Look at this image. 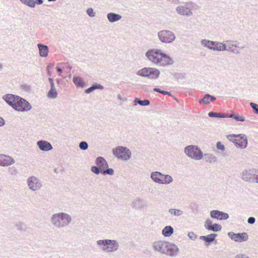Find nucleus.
<instances>
[{
    "instance_id": "48",
    "label": "nucleus",
    "mask_w": 258,
    "mask_h": 258,
    "mask_svg": "<svg viewBox=\"0 0 258 258\" xmlns=\"http://www.w3.org/2000/svg\"><path fill=\"white\" fill-rule=\"evenodd\" d=\"M188 236L192 240H195L197 238V235L193 232H189L188 233Z\"/></svg>"
},
{
    "instance_id": "5",
    "label": "nucleus",
    "mask_w": 258,
    "mask_h": 258,
    "mask_svg": "<svg viewBox=\"0 0 258 258\" xmlns=\"http://www.w3.org/2000/svg\"><path fill=\"white\" fill-rule=\"evenodd\" d=\"M160 73L159 70L157 69L144 68L139 70L137 74L142 77H146L150 79H156L159 77Z\"/></svg>"
},
{
    "instance_id": "35",
    "label": "nucleus",
    "mask_w": 258,
    "mask_h": 258,
    "mask_svg": "<svg viewBox=\"0 0 258 258\" xmlns=\"http://www.w3.org/2000/svg\"><path fill=\"white\" fill-rule=\"evenodd\" d=\"M15 227L17 230L21 232H26L27 227L26 225L22 222H18L15 224Z\"/></svg>"
},
{
    "instance_id": "11",
    "label": "nucleus",
    "mask_w": 258,
    "mask_h": 258,
    "mask_svg": "<svg viewBox=\"0 0 258 258\" xmlns=\"http://www.w3.org/2000/svg\"><path fill=\"white\" fill-rule=\"evenodd\" d=\"M228 236L232 240L239 242L246 241L248 239V235L246 232L234 233L233 232H229L228 233Z\"/></svg>"
},
{
    "instance_id": "54",
    "label": "nucleus",
    "mask_w": 258,
    "mask_h": 258,
    "mask_svg": "<svg viewBox=\"0 0 258 258\" xmlns=\"http://www.w3.org/2000/svg\"><path fill=\"white\" fill-rule=\"evenodd\" d=\"M234 258H249V257L244 254L239 253L237 254Z\"/></svg>"
},
{
    "instance_id": "62",
    "label": "nucleus",
    "mask_w": 258,
    "mask_h": 258,
    "mask_svg": "<svg viewBox=\"0 0 258 258\" xmlns=\"http://www.w3.org/2000/svg\"><path fill=\"white\" fill-rule=\"evenodd\" d=\"M56 71H57V72L59 73V74H60L62 72V69H61L60 68H59L58 67H57L56 68Z\"/></svg>"
},
{
    "instance_id": "17",
    "label": "nucleus",
    "mask_w": 258,
    "mask_h": 258,
    "mask_svg": "<svg viewBox=\"0 0 258 258\" xmlns=\"http://www.w3.org/2000/svg\"><path fill=\"white\" fill-rule=\"evenodd\" d=\"M210 216L212 218L218 220H227L229 218V215L227 213L218 211L212 210L210 212Z\"/></svg>"
},
{
    "instance_id": "1",
    "label": "nucleus",
    "mask_w": 258,
    "mask_h": 258,
    "mask_svg": "<svg viewBox=\"0 0 258 258\" xmlns=\"http://www.w3.org/2000/svg\"><path fill=\"white\" fill-rule=\"evenodd\" d=\"M145 56L149 61L160 67H166L174 62L170 56L160 49H150L145 53Z\"/></svg>"
},
{
    "instance_id": "6",
    "label": "nucleus",
    "mask_w": 258,
    "mask_h": 258,
    "mask_svg": "<svg viewBox=\"0 0 258 258\" xmlns=\"http://www.w3.org/2000/svg\"><path fill=\"white\" fill-rule=\"evenodd\" d=\"M158 38L160 41L163 43H172L176 39L174 33L170 30H162L158 32Z\"/></svg>"
},
{
    "instance_id": "18",
    "label": "nucleus",
    "mask_w": 258,
    "mask_h": 258,
    "mask_svg": "<svg viewBox=\"0 0 258 258\" xmlns=\"http://www.w3.org/2000/svg\"><path fill=\"white\" fill-rule=\"evenodd\" d=\"M48 81L50 84V88L48 91L47 96L48 98L51 99H54L57 97V92L55 87L54 83L52 78H49Z\"/></svg>"
},
{
    "instance_id": "23",
    "label": "nucleus",
    "mask_w": 258,
    "mask_h": 258,
    "mask_svg": "<svg viewBox=\"0 0 258 258\" xmlns=\"http://www.w3.org/2000/svg\"><path fill=\"white\" fill-rule=\"evenodd\" d=\"M37 47L39 50V54L41 57H46L49 52V48L48 46L41 44L38 43Z\"/></svg>"
},
{
    "instance_id": "55",
    "label": "nucleus",
    "mask_w": 258,
    "mask_h": 258,
    "mask_svg": "<svg viewBox=\"0 0 258 258\" xmlns=\"http://www.w3.org/2000/svg\"><path fill=\"white\" fill-rule=\"evenodd\" d=\"M33 2L34 3L33 5H34V8H35L36 4L41 5L42 4H43V0H33Z\"/></svg>"
},
{
    "instance_id": "14",
    "label": "nucleus",
    "mask_w": 258,
    "mask_h": 258,
    "mask_svg": "<svg viewBox=\"0 0 258 258\" xmlns=\"http://www.w3.org/2000/svg\"><path fill=\"white\" fill-rule=\"evenodd\" d=\"M237 138H239V139L234 140L233 141L235 145L239 148L244 149L247 147V140L246 136L244 135H238Z\"/></svg>"
},
{
    "instance_id": "47",
    "label": "nucleus",
    "mask_w": 258,
    "mask_h": 258,
    "mask_svg": "<svg viewBox=\"0 0 258 258\" xmlns=\"http://www.w3.org/2000/svg\"><path fill=\"white\" fill-rule=\"evenodd\" d=\"M250 106L252 108L254 112L258 114V104L253 102H250Z\"/></svg>"
},
{
    "instance_id": "40",
    "label": "nucleus",
    "mask_w": 258,
    "mask_h": 258,
    "mask_svg": "<svg viewBox=\"0 0 258 258\" xmlns=\"http://www.w3.org/2000/svg\"><path fill=\"white\" fill-rule=\"evenodd\" d=\"M209 94H206L204 95L203 98L199 101L200 104H208L210 102Z\"/></svg>"
},
{
    "instance_id": "3",
    "label": "nucleus",
    "mask_w": 258,
    "mask_h": 258,
    "mask_svg": "<svg viewBox=\"0 0 258 258\" xmlns=\"http://www.w3.org/2000/svg\"><path fill=\"white\" fill-rule=\"evenodd\" d=\"M96 244L103 251L109 253L117 251L119 247V243L116 240H99L96 241Z\"/></svg>"
},
{
    "instance_id": "53",
    "label": "nucleus",
    "mask_w": 258,
    "mask_h": 258,
    "mask_svg": "<svg viewBox=\"0 0 258 258\" xmlns=\"http://www.w3.org/2000/svg\"><path fill=\"white\" fill-rule=\"evenodd\" d=\"M237 135H229L227 136V138L229 140V141H232L233 142V141H235L234 140H236L235 138L237 137Z\"/></svg>"
},
{
    "instance_id": "9",
    "label": "nucleus",
    "mask_w": 258,
    "mask_h": 258,
    "mask_svg": "<svg viewBox=\"0 0 258 258\" xmlns=\"http://www.w3.org/2000/svg\"><path fill=\"white\" fill-rule=\"evenodd\" d=\"M256 173V170L254 168L244 169L240 174L241 178L242 180L244 181L253 183L255 182V176Z\"/></svg>"
},
{
    "instance_id": "38",
    "label": "nucleus",
    "mask_w": 258,
    "mask_h": 258,
    "mask_svg": "<svg viewBox=\"0 0 258 258\" xmlns=\"http://www.w3.org/2000/svg\"><path fill=\"white\" fill-rule=\"evenodd\" d=\"M134 102L136 103H138L141 106H147V105H149L150 103V101L148 99H145L144 100H141L138 98H137L135 99Z\"/></svg>"
},
{
    "instance_id": "61",
    "label": "nucleus",
    "mask_w": 258,
    "mask_h": 258,
    "mask_svg": "<svg viewBox=\"0 0 258 258\" xmlns=\"http://www.w3.org/2000/svg\"><path fill=\"white\" fill-rule=\"evenodd\" d=\"M235 115H234V113H231L229 115L227 114V117H230L234 119Z\"/></svg>"
},
{
    "instance_id": "44",
    "label": "nucleus",
    "mask_w": 258,
    "mask_h": 258,
    "mask_svg": "<svg viewBox=\"0 0 258 258\" xmlns=\"http://www.w3.org/2000/svg\"><path fill=\"white\" fill-rule=\"evenodd\" d=\"M79 148L82 150H86L88 148V144L85 141H82L79 144Z\"/></svg>"
},
{
    "instance_id": "12",
    "label": "nucleus",
    "mask_w": 258,
    "mask_h": 258,
    "mask_svg": "<svg viewBox=\"0 0 258 258\" xmlns=\"http://www.w3.org/2000/svg\"><path fill=\"white\" fill-rule=\"evenodd\" d=\"M19 96L12 94H5L2 97V99L14 109L16 105Z\"/></svg>"
},
{
    "instance_id": "13",
    "label": "nucleus",
    "mask_w": 258,
    "mask_h": 258,
    "mask_svg": "<svg viewBox=\"0 0 258 258\" xmlns=\"http://www.w3.org/2000/svg\"><path fill=\"white\" fill-rule=\"evenodd\" d=\"M167 242V241L162 240L156 241L153 244V248L155 251L165 253Z\"/></svg>"
},
{
    "instance_id": "63",
    "label": "nucleus",
    "mask_w": 258,
    "mask_h": 258,
    "mask_svg": "<svg viewBox=\"0 0 258 258\" xmlns=\"http://www.w3.org/2000/svg\"><path fill=\"white\" fill-rule=\"evenodd\" d=\"M4 69V65L2 63L0 62V72L2 71Z\"/></svg>"
},
{
    "instance_id": "30",
    "label": "nucleus",
    "mask_w": 258,
    "mask_h": 258,
    "mask_svg": "<svg viewBox=\"0 0 258 258\" xmlns=\"http://www.w3.org/2000/svg\"><path fill=\"white\" fill-rule=\"evenodd\" d=\"M217 236V234L212 233L207 236H201L200 238L207 242L210 243L213 242Z\"/></svg>"
},
{
    "instance_id": "58",
    "label": "nucleus",
    "mask_w": 258,
    "mask_h": 258,
    "mask_svg": "<svg viewBox=\"0 0 258 258\" xmlns=\"http://www.w3.org/2000/svg\"><path fill=\"white\" fill-rule=\"evenodd\" d=\"M5 124V121L4 119L0 117V126H2Z\"/></svg>"
},
{
    "instance_id": "20",
    "label": "nucleus",
    "mask_w": 258,
    "mask_h": 258,
    "mask_svg": "<svg viewBox=\"0 0 258 258\" xmlns=\"http://www.w3.org/2000/svg\"><path fill=\"white\" fill-rule=\"evenodd\" d=\"M37 145L39 149L43 151H48L52 149L53 147L51 144L44 140H40L37 142Z\"/></svg>"
},
{
    "instance_id": "52",
    "label": "nucleus",
    "mask_w": 258,
    "mask_h": 258,
    "mask_svg": "<svg viewBox=\"0 0 258 258\" xmlns=\"http://www.w3.org/2000/svg\"><path fill=\"white\" fill-rule=\"evenodd\" d=\"M255 222V219L254 217H250L248 218L247 222L249 224H253Z\"/></svg>"
},
{
    "instance_id": "2",
    "label": "nucleus",
    "mask_w": 258,
    "mask_h": 258,
    "mask_svg": "<svg viewBox=\"0 0 258 258\" xmlns=\"http://www.w3.org/2000/svg\"><path fill=\"white\" fill-rule=\"evenodd\" d=\"M50 221L54 227L61 229L67 227L72 223V218L67 213L59 212L53 214Z\"/></svg>"
},
{
    "instance_id": "8",
    "label": "nucleus",
    "mask_w": 258,
    "mask_h": 258,
    "mask_svg": "<svg viewBox=\"0 0 258 258\" xmlns=\"http://www.w3.org/2000/svg\"><path fill=\"white\" fill-rule=\"evenodd\" d=\"M27 185L30 190L36 191L40 190L42 187L41 181L35 176H31L27 179Z\"/></svg>"
},
{
    "instance_id": "4",
    "label": "nucleus",
    "mask_w": 258,
    "mask_h": 258,
    "mask_svg": "<svg viewBox=\"0 0 258 258\" xmlns=\"http://www.w3.org/2000/svg\"><path fill=\"white\" fill-rule=\"evenodd\" d=\"M184 152L188 157L196 160H199L203 158V152L200 148L196 145H189L184 149Z\"/></svg>"
},
{
    "instance_id": "15",
    "label": "nucleus",
    "mask_w": 258,
    "mask_h": 258,
    "mask_svg": "<svg viewBox=\"0 0 258 258\" xmlns=\"http://www.w3.org/2000/svg\"><path fill=\"white\" fill-rule=\"evenodd\" d=\"M165 252L164 254H166L170 256H175L177 255L179 249L178 247L174 244L170 242H167V246L166 247Z\"/></svg>"
},
{
    "instance_id": "25",
    "label": "nucleus",
    "mask_w": 258,
    "mask_h": 258,
    "mask_svg": "<svg viewBox=\"0 0 258 258\" xmlns=\"http://www.w3.org/2000/svg\"><path fill=\"white\" fill-rule=\"evenodd\" d=\"M108 21L110 23H114L121 19L122 16L113 12L109 13L106 15Z\"/></svg>"
},
{
    "instance_id": "37",
    "label": "nucleus",
    "mask_w": 258,
    "mask_h": 258,
    "mask_svg": "<svg viewBox=\"0 0 258 258\" xmlns=\"http://www.w3.org/2000/svg\"><path fill=\"white\" fill-rule=\"evenodd\" d=\"M226 50L236 54H239L240 53V51H239L237 48L234 47L233 44H228Z\"/></svg>"
},
{
    "instance_id": "60",
    "label": "nucleus",
    "mask_w": 258,
    "mask_h": 258,
    "mask_svg": "<svg viewBox=\"0 0 258 258\" xmlns=\"http://www.w3.org/2000/svg\"><path fill=\"white\" fill-rule=\"evenodd\" d=\"M153 90L155 92H157L160 93L161 94L162 91V90H161L160 89L157 88H155Z\"/></svg>"
},
{
    "instance_id": "64",
    "label": "nucleus",
    "mask_w": 258,
    "mask_h": 258,
    "mask_svg": "<svg viewBox=\"0 0 258 258\" xmlns=\"http://www.w3.org/2000/svg\"><path fill=\"white\" fill-rule=\"evenodd\" d=\"M60 81H61V80H60V79H57V83H58V84H59V83H60Z\"/></svg>"
},
{
    "instance_id": "45",
    "label": "nucleus",
    "mask_w": 258,
    "mask_h": 258,
    "mask_svg": "<svg viewBox=\"0 0 258 258\" xmlns=\"http://www.w3.org/2000/svg\"><path fill=\"white\" fill-rule=\"evenodd\" d=\"M8 172L12 175H16L18 173V170L14 166L9 167Z\"/></svg>"
},
{
    "instance_id": "32",
    "label": "nucleus",
    "mask_w": 258,
    "mask_h": 258,
    "mask_svg": "<svg viewBox=\"0 0 258 258\" xmlns=\"http://www.w3.org/2000/svg\"><path fill=\"white\" fill-rule=\"evenodd\" d=\"M207 162L214 163L217 161V158L211 154H205L203 157Z\"/></svg>"
},
{
    "instance_id": "42",
    "label": "nucleus",
    "mask_w": 258,
    "mask_h": 258,
    "mask_svg": "<svg viewBox=\"0 0 258 258\" xmlns=\"http://www.w3.org/2000/svg\"><path fill=\"white\" fill-rule=\"evenodd\" d=\"M20 1L25 5H26L30 8H34L33 0H20Z\"/></svg>"
},
{
    "instance_id": "49",
    "label": "nucleus",
    "mask_w": 258,
    "mask_h": 258,
    "mask_svg": "<svg viewBox=\"0 0 258 258\" xmlns=\"http://www.w3.org/2000/svg\"><path fill=\"white\" fill-rule=\"evenodd\" d=\"M233 42L235 43V44H233L234 47L237 48L239 51L240 50L243 49L245 47L244 46H239V43L237 40H235Z\"/></svg>"
},
{
    "instance_id": "24",
    "label": "nucleus",
    "mask_w": 258,
    "mask_h": 258,
    "mask_svg": "<svg viewBox=\"0 0 258 258\" xmlns=\"http://www.w3.org/2000/svg\"><path fill=\"white\" fill-rule=\"evenodd\" d=\"M95 163L101 170L107 168L108 167V163L102 157H97L96 159Z\"/></svg>"
},
{
    "instance_id": "46",
    "label": "nucleus",
    "mask_w": 258,
    "mask_h": 258,
    "mask_svg": "<svg viewBox=\"0 0 258 258\" xmlns=\"http://www.w3.org/2000/svg\"><path fill=\"white\" fill-rule=\"evenodd\" d=\"M87 15L90 17H94L96 16L95 12H94L93 9L92 8H89L86 10Z\"/></svg>"
},
{
    "instance_id": "26",
    "label": "nucleus",
    "mask_w": 258,
    "mask_h": 258,
    "mask_svg": "<svg viewBox=\"0 0 258 258\" xmlns=\"http://www.w3.org/2000/svg\"><path fill=\"white\" fill-rule=\"evenodd\" d=\"M133 206L137 209H142L146 207L145 201L141 199H135L132 203Z\"/></svg>"
},
{
    "instance_id": "43",
    "label": "nucleus",
    "mask_w": 258,
    "mask_h": 258,
    "mask_svg": "<svg viewBox=\"0 0 258 258\" xmlns=\"http://www.w3.org/2000/svg\"><path fill=\"white\" fill-rule=\"evenodd\" d=\"M91 171L93 173H94L96 174H99L100 173H101V170L98 166H92L91 168Z\"/></svg>"
},
{
    "instance_id": "57",
    "label": "nucleus",
    "mask_w": 258,
    "mask_h": 258,
    "mask_svg": "<svg viewBox=\"0 0 258 258\" xmlns=\"http://www.w3.org/2000/svg\"><path fill=\"white\" fill-rule=\"evenodd\" d=\"M161 94H163V95H169V96H171V94L170 92H168V91H166L162 90V91L161 92Z\"/></svg>"
},
{
    "instance_id": "59",
    "label": "nucleus",
    "mask_w": 258,
    "mask_h": 258,
    "mask_svg": "<svg viewBox=\"0 0 258 258\" xmlns=\"http://www.w3.org/2000/svg\"><path fill=\"white\" fill-rule=\"evenodd\" d=\"M209 98H210V101H214L215 100H216V98L215 97H214V96H212L211 95L209 94Z\"/></svg>"
},
{
    "instance_id": "34",
    "label": "nucleus",
    "mask_w": 258,
    "mask_h": 258,
    "mask_svg": "<svg viewBox=\"0 0 258 258\" xmlns=\"http://www.w3.org/2000/svg\"><path fill=\"white\" fill-rule=\"evenodd\" d=\"M208 115L210 117H216V118H226L227 117V114L225 113H217L215 112H210L208 113Z\"/></svg>"
},
{
    "instance_id": "27",
    "label": "nucleus",
    "mask_w": 258,
    "mask_h": 258,
    "mask_svg": "<svg viewBox=\"0 0 258 258\" xmlns=\"http://www.w3.org/2000/svg\"><path fill=\"white\" fill-rule=\"evenodd\" d=\"M215 44H213V50L214 51H225L226 49V46L225 44L218 41H214Z\"/></svg>"
},
{
    "instance_id": "31",
    "label": "nucleus",
    "mask_w": 258,
    "mask_h": 258,
    "mask_svg": "<svg viewBox=\"0 0 258 258\" xmlns=\"http://www.w3.org/2000/svg\"><path fill=\"white\" fill-rule=\"evenodd\" d=\"M201 43L203 46L207 47L209 49L212 50L213 48V44H215L214 41H211L207 39L202 40Z\"/></svg>"
},
{
    "instance_id": "7",
    "label": "nucleus",
    "mask_w": 258,
    "mask_h": 258,
    "mask_svg": "<svg viewBox=\"0 0 258 258\" xmlns=\"http://www.w3.org/2000/svg\"><path fill=\"white\" fill-rule=\"evenodd\" d=\"M113 154L118 158L123 160H128L132 155L131 151L126 147L118 146L113 149Z\"/></svg>"
},
{
    "instance_id": "22",
    "label": "nucleus",
    "mask_w": 258,
    "mask_h": 258,
    "mask_svg": "<svg viewBox=\"0 0 258 258\" xmlns=\"http://www.w3.org/2000/svg\"><path fill=\"white\" fill-rule=\"evenodd\" d=\"M164 174L158 171L152 172L151 173L150 177L152 180L159 184H162Z\"/></svg>"
},
{
    "instance_id": "28",
    "label": "nucleus",
    "mask_w": 258,
    "mask_h": 258,
    "mask_svg": "<svg viewBox=\"0 0 258 258\" xmlns=\"http://www.w3.org/2000/svg\"><path fill=\"white\" fill-rule=\"evenodd\" d=\"M174 232L173 228L171 226H165L162 231V234L165 237H169Z\"/></svg>"
},
{
    "instance_id": "41",
    "label": "nucleus",
    "mask_w": 258,
    "mask_h": 258,
    "mask_svg": "<svg viewBox=\"0 0 258 258\" xmlns=\"http://www.w3.org/2000/svg\"><path fill=\"white\" fill-rule=\"evenodd\" d=\"M114 173V170L112 168H107L101 170V173L103 175L108 174L109 175H113Z\"/></svg>"
},
{
    "instance_id": "39",
    "label": "nucleus",
    "mask_w": 258,
    "mask_h": 258,
    "mask_svg": "<svg viewBox=\"0 0 258 258\" xmlns=\"http://www.w3.org/2000/svg\"><path fill=\"white\" fill-rule=\"evenodd\" d=\"M172 181V177L170 175L164 174L162 184H169Z\"/></svg>"
},
{
    "instance_id": "33",
    "label": "nucleus",
    "mask_w": 258,
    "mask_h": 258,
    "mask_svg": "<svg viewBox=\"0 0 258 258\" xmlns=\"http://www.w3.org/2000/svg\"><path fill=\"white\" fill-rule=\"evenodd\" d=\"M104 87L101 85L98 84L97 83L94 84L92 86L87 89L85 90V93L87 94H89L92 91H94L96 89H103Z\"/></svg>"
},
{
    "instance_id": "51",
    "label": "nucleus",
    "mask_w": 258,
    "mask_h": 258,
    "mask_svg": "<svg viewBox=\"0 0 258 258\" xmlns=\"http://www.w3.org/2000/svg\"><path fill=\"white\" fill-rule=\"evenodd\" d=\"M234 119H235L237 121H241V122H243L245 120V118L243 116H240L238 114L235 115Z\"/></svg>"
},
{
    "instance_id": "36",
    "label": "nucleus",
    "mask_w": 258,
    "mask_h": 258,
    "mask_svg": "<svg viewBox=\"0 0 258 258\" xmlns=\"http://www.w3.org/2000/svg\"><path fill=\"white\" fill-rule=\"evenodd\" d=\"M168 212L170 215L174 216H180L183 213L182 210L176 209H170L168 210Z\"/></svg>"
},
{
    "instance_id": "16",
    "label": "nucleus",
    "mask_w": 258,
    "mask_h": 258,
    "mask_svg": "<svg viewBox=\"0 0 258 258\" xmlns=\"http://www.w3.org/2000/svg\"><path fill=\"white\" fill-rule=\"evenodd\" d=\"M15 162V160L12 157L5 154H0V166H8Z\"/></svg>"
},
{
    "instance_id": "56",
    "label": "nucleus",
    "mask_w": 258,
    "mask_h": 258,
    "mask_svg": "<svg viewBox=\"0 0 258 258\" xmlns=\"http://www.w3.org/2000/svg\"><path fill=\"white\" fill-rule=\"evenodd\" d=\"M53 67V64H50L48 65V66L47 67V75H48L49 76H51L50 70L52 69Z\"/></svg>"
},
{
    "instance_id": "29",
    "label": "nucleus",
    "mask_w": 258,
    "mask_h": 258,
    "mask_svg": "<svg viewBox=\"0 0 258 258\" xmlns=\"http://www.w3.org/2000/svg\"><path fill=\"white\" fill-rule=\"evenodd\" d=\"M73 81L77 87L83 88L85 86V82L82 78L80 77H74Z\"/></svg>"
},
{
    "instance_id": "21",
    "label": "nucleus",
    "mask_w": 258,
    "mask_h": 258,
    "mask_svg": "<svg viewBox=\"0 0 258 258\" xmlns=\"http://www.w3.org/2000/svg\"><path fill=\"white\" fill-rule=\"evenodd\" d=\"M176 11L178 14L186 17L191 16L193 14L190 9L181 6L176 7Z\"/></svg>"
},
{
    "instance_id": "10",
    "label": "nucleus",
    "mask_w": 258,
    "mask_h": 258,
    "mask_svg": "<svg viewBox=\"0 0 258 258\" xmlns=\"http://www.w3.org/2000/svg\"><path fill=\"white\" fill-rule=\"evenodd\" d=\"M32 106L30 103L19 96L14 110L19 112H25L30 110Z\"/></svg>"
},
{
    "instance_id": "19",
    "label": "nucleus",
    "mask_w": 258,
    "mask_h": 258,
    "mask_svg": "<svg viewBox=\"0 0 258 258\" xmlns=\"http://www.w3.org/2000/svg\"><path fill=\"white\" fill-rule=\"evenodd\" d=\"M212 221L210 219H207L204 225L205 228L208 230L214 232L220 231L221 230L222 226L216 223L212 224Z\"/></svg>"
},
{
    "instance_id": "50",
    "label": "nucleus",
    "mask_w": 258,
    "mask_h": 258,
    "mask_svg": "<svg viewBox=\"0 0 258 258\" xmlns=\"http://www.w3.org/2000/svg\"><path fill=\"white\" fill-rule=\"evenodd\" d=\"M216 147L218 150H221V151H224L225 150V146L220 142H218L216 144Z\"/></svg>"
}]
</instances>
